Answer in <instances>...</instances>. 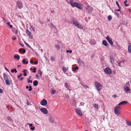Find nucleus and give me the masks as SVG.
I'll list each match as a JSON object with an SVG mask.
<instances>
[{
  "label": "nucleus",
  "mask_w": 131,
  "mask_h": 131,
  "mask_svg": "<svg viewBox=\"0 0 131 131\" xmlns=\"http://www.w3.org/2000/svg\"><path fill=\"white\" fill-rule=\"evenodd\" d=\"M120 65H121V63L120 62H119V63H118V65L119 66H121Z\"/></svg>",
  "instance_id": "774afa93"
},
{
  "label": "nucleus",
  "mask_w": 131,
  "mask_h": 131,
  "mask_svg": "<svg viewBox=\"0 0 131 131\" xmlns=\"http://www.w3.org/2000/svg\"><path fill=\"white\" fill-rule=\"evenodd\" d=\"M55 47L58 49V50H59L60 49V47L59 46L57 45H55Z\"/></svg>",
  "instance_id": "2f4dec72"
},
{
  "label": "nucleus",
  "mask_w": 131,
  "mask_h": 131,
  "mask_svg": "<svg viewBox=\"0 0 131 131\" xmlns=\"http://www.w3.org/2000/svg\"><path fill=\"white\" fill-rule=\"evenodd\" d=\"M50 26L51 28V29H53V28H56V27L54 26L52 23H50Z\"/></svg>",
  "instance_id": "393cba45"
},
{
  "label": "nucleus",
  "mask_w": 131,
  "mask_h": 131,
  "mask_svg": "<svg viewBox=\"0 0 131 131\" xmlns=\"http://www.w3.org/2000/svg\"><path fill=\"white\" fill-rule=\"evenodd\" d=\"M25 42V44L26 45V46H27L29 48H31V47L29 45V44H28L27 43H26V42Z\"/></svg>",
  "instance_id": "72a5a7b5"
},
{
  "label": "nucleus",
  "mask_w": 131,
  "mask_h": 131,
  "mask_svg": "<svg viewBox=\"0 0 131 131\" xmlns=\"http://www.w3.org/2000/svg\"><path fill=\"white\" fill-rule=\"evenodd\" d=\"M16 39V37H13L12 38V39L14 40H15Z\"/></svg>",
  "instance_id": "5fc2aeb1"
},
{
  "label": "nucleus",
  "mask_w": 131,
  "mask_h": 131,
  "mask_svg": "<svg viewBox=\"0 0 131 131\" xmlns=\"http://www.w3.org/2000/svg\"><path fill=\"white\" fill-rule=\"evenodd\" d=\"M110 62L112 64H113L114 63L113 59L111 58H110Z\"/></svg>",
  "instance_id": "c85d7f7f"
},
{
  "label": "nucleus",
  "mask_w": 131,
  "mask_h": 131,
  "mask_svg": "<svg viewBox=\"0 0 131 131\" xmlns=\"http://www.w3.org/2000/svg\"><path fill=\"white\" fill-rule=\"evenodd\" d=\"M78 69V66H76L75 67H73L72 68V70L73 71H75L76 70Z\"/></svg>",
  "instance_id": "4be33fe9"
},
{
  "label": "nucleus",
  "mask_w": 131,
  "mask_h": 131,
  "mask_svg": "<svg viewBox=\"0 0 131 131\" xmlns=\"http://www.w3.org/2000/svg\"><path fill=\"white\" fill-rule=\"evenodd\" d=\"M119 8V9H117V10H116L117 11H120V8L119 7V8Z\"/></svg>",
  "instance_id": "e2e57ef3"
},
{
  "label": "nucleus",
  "mask_w": 131,
  "mask_h": 131,
  "mask_svg": "<svg viewBox=\"0 0 131 131\" xmlns=\"http://www.w3.org/2000/svg\"><path fill=\"white\" fill-rule=\"evenodd\" d=\"M24 79V78L23 77H22L20 79V81H21L22 80H23Z\"/></svg>",
  "instance_id": "49530a36"
},
{
  "label": "nucleus",
  "mask_w": 131,
  "mask_h": 131,
  "mask_svg": "<svg viewBox=\"0 0 131 131\" xmlns=\"http://www.w3.org/2000/svg\"><path fill=\"white\" fill-rule=\"evenodd\" d=\"M30 129L31 130H33L35 129V127L34 126H32L30 128Z\"/></svg>",
  "instance_id": "f704fd0d"
},
{
  "label": "nucleus",
  "mask_w": 131,
  "mask_h": 131,
  "mask_svg": "<svg viewBox=\"0 0 131 131\" xmlns=\"http://www.w3.org/2000/svg\"><path fill=\"white\" fill-rule=\"evenodd\" d=\"M22 63L24 64H27L28 63V61H26V60L25 59H23L22 61Z\"/></svg>",
  "instance_id": "4468645a"
},
{
  "label": "nucleus",
  "mask_w": 131,
  "mask_h": 131,
  "mask_svg": "<svg viewBox=\"0 0 131 131\" xmlns=\"http://www.w3.org/2000/svg\"><path fill=\"white\" fill-rule=\"evenodd\" d=\"M26 71H27L26 70L24 69L23 70V72H24V73H26Z\"/></svg>",
  "instance_id": "6e6d98bb"
},
{
  "label": "nucleus",
  "mask_w": 131,
  "mask_h": 131,
  "mask_svg": "<svg viewBox=\"0 0 131 131\" xmlns=\"http://www.w3.org/2000/svg\"><path fill=\"white\" fill-rule=\"evenodd\" d=\"M36 68H33V72L34 73H35L36 72Z\"/></svg>",
  "instance_id": "c03bdc74"
},
{
  "label": "nucleus",
  "mask_w": 131,
  "mask_h": 131,
  "mask_svg": "<svg viewBox=\"0 0 131 131\" xmlns=\"http://www.w3.org/2000/svg\"><path fill=\"white\" fill-rule=\"evenodd\" d=\"M69 3L73 7H76L79 9L82 10V5L80 4L75 2L73 0H70Z\"/></svg>",
  "instance_id": "f257e3e1"
},
{
  "label": "nucleus",
  "mask_w": 131,
  "mask_h": 131,
  "mask_svg": "<svg viewBox=\"0 0 131 131\" xmlns=\"http://www.w3.org/2000/svg\"><path fill=\"white\" fill-rule=\"evenodd\" d=\"M16 30V28H14L13 29V30H12V31L14 32V31H15Z\"/></svg>",
  "instance_id": "8fccbe9b"
},
{
  "label": "nucleus",
  "mask_w": 131,
  "mask_h": 131,
  "mask_svg": "<svg viewBox=\"0 0 131 131\" xmlns=\"http://www.w3.org/2000/svg\"><path fill=\"white\" fill-rule=\"evenodd\" d=\"M29 89H28L29 91H31L32 90V87L31 86H30L29 87Z\"/></svg>",
  "instance_id": "58836bf2"
},
{
  "label": "nucleus",
  "mask_w": 131,
  "mask_h": 131,
  "mask_svg": "<svg viewBox=\"0 0 131 131\" xmlns=\"http://www.w3.org/2000/svg\"><path fill=\"white\" fill-rule=\"evenodd\" d=\"M125 90L127 92H129L130 90V88L128 86L125 87Z\"/></svg>",
  "instance_id": "dca6fc26"
},
{
  "label": "nucleus",
  "mask_w": 131,
  "mask_h": 131,
  "mask_svg": "<svg viewBox=\"0 0 131 131\" xmlns=\"http://www.w3.org/2000/svg\"><path fill=\"white\" fill-rule=\"evenodd\" d=\"M36 78H38L39 77V76L38 75H36Z\"/></svg>",
  "instance_id": "69168bd1"
},
{
  "label": "nucleus",
  "mask_w": 131,
  "mask_h": 131,
  "mask_svg": "<svg viewBox=\"0 0 131 131\" xmlns=\"http://www.w3.org/2000/svg\"><path fill=\"white\" fill-rule=\"evenodd\" d=\"M72 22L74 25L79 28L80 29H82L83 28L82 26L80 24L76 19L75 18L73 19Z\"/></svg>",
  "instance_id": "f03ea898"
},
{
  "label": "nucleus",
  "mask_w": 131,
  "mask_h": 131,
  "mask_svg": "<svg viewBox=\"0 0 131 131\" xmlns=\"http://www.w3.org/2000/svg\"><path fill=\"white\" fill-rule=\"evenodd\" d=\"M40 110L45 114H47L48 112L47 110L45 108H41L40 109Z\"/></svg>",
  "instance_id": "0eeeda50"
},
{
  "label": "nucleus",
  "mask_w": 131,
  "mask_h": 131,
  "mask_svg": "<svg viewBox=\"0 0 131 131\" xmlns=\"http://www.w3.org/2000/svg\"><path fill=\"white\" fill-rule=\"evenodd\" d=\"M128 102L127 101H123L122 102H120L118 104V105L120 106V105H125L127 104L128 103Z\"/></svg>",
  "instance_id": "9d476101"
},
{
  "label": "nucleus",
  "mask_w": 131,
  "mask_h": 131,
  "mask_svg": "<svg viewBox=\"0 0 131 131\" xmlns=\"http://www.w3.org/2000/svg\"><path fill=\"white\" fill-rule=\"evenodd\" d=\"M15 34H16V35H17V33H18V30H16L15 31Z\"/></svg>",
  "instance_id": "bf43d9fd"
},
{
  "label": "nucleus",
  "mask_w": 131,
  "mask_h": 131,
  "mask_svg": "<svg viewBox=\"0 0 131 131\" xmlns=\"http://www.w3.org/2000/svg\"><path fill=\"white\" fill-rule=\"evenodd\" d=\"M22 52L23 53H25V52H26V51H25V49H23L22 50Z\"/></svg>",
  "instance_id": "de8ad7c7"
},
{
  "label": "nucleus",
  "mask_w": 131,
  "mask_h": 131,
  "mask_svg": "<svg viewBox=\"0 0 131 131\" xmlns=\"http://www.w3.org/2000/svg\"><path fill=\"white\" fill-rule=\"evenodd\" d=\"M113 96L114 97V98H116V97L117 96L116 95H113Z\"/></svg>",
  "instance_id": "680f3d73"
},
{
  "label": "nucleus",
  "mask_w": 131,
  "mask_h": 131,
  "mask_svg": "<svg viewBox=\"0 0 131 131\" xmlns=\"http://www.w3.org/2000/svg\"><path fill=\"white\" fill-rule=\"evenodd\" d=\"M7 119L9 120H10V121H12V119L11 118V117L10 116H8L7 117Z\"/></svg>",
  "instance_id": "ea45409f"
},
{
  "label": "nucleus",
  "mask_w": 131,
  "mask_h": 131,
  "mask_svg": "<svg viewBox=\"0 0 131 131\" xmlns=\"http://www.w3.org/2000/svg\"><path fill=\"white\" fill-rule=\"evenodd\" d=\"M56 92V91L54 90H53L52 91V93L53 94L55 93Z\"/></svg>",
  "instance_id": "37998d69"
},
{
  "label": "nucleus",
  "mask_w": 131,
  "mask_h": 131,
  "mask_svg": "<svg viewBox=\"0 0 131 131\" xmlns=\"http://www.w3.org/2000/svg\"><path fill=\"white\" fill-rule=\"evenodd\" d=\"M65 86L66 87V88H67V89L69 90H71L70 89L71 87L69 85H68V84L66 83H65Z\"/></svg>",
  "instance_id": "f8f14e48"
},
{
  "label": "nucleus",
  "mask_w": 131,
  "mask_h": 131,
  "mask_svg": "<svg viewBox=\"0 0 131 131\" xmlns=\"http://www.w3.org/2000/svg\"><path fill=\"white\" fill-rule=\"evenodd\" d=\"M116 4L117 5V6H118V8H119V7H120V6H119V4H118V2H116Z\"/></svg>",
  "instance_id": "a18cd8bd"
},
{
  "label": "nucleus",
  "mask_w": 131,
  "mask_h": 131,
  "mask_svg": "<svg viewBox=\"0 0 131 131\" xmlns=\"http://www.w3.org/2000/svg\"><path fill=\"white\" fill-rule=\"evenodd\" d=\"M51 60H54V59L53 58V57L51 58Z\"/></svg>",
  "instance_id": "338daca9"
},
{
  "label": "nucleus",
  "mask_w": 131,
  "mask_h": 131,
  "mask_svg": "<svg viewBox=\"0 0 131 131\" xmlns=\"http://www.w3.org/2000/svg\"><path fill=\"white\" fill-rule=\"evenodd\" d=\"M94 107L95 108H98V105L97 104H94Z\"/></svg>",
  "instance_id": "473e14b6"
},
{
  "label": "nucleus",
  "mask_w": 131,
  "mask_h": 131,
  "mask_svg": "<svg viewBox=\"0 0 131 131\" xmlns=\"http://www.w3.org/2000/svg\"><path fill=\"white\" fill-rule=\"evenodd\" d=\"M23 75L24 76H26L27 75V74L26 73H25L23 74Z\"/></svg>",
  "instance_id": "13d9d810"
},
{
  "label": "nucleus",
  "mask_w": 131,
  "mask_h": 131,
  "mask_svg": "<svg viewBox=\"0 0 131 131\" xmlns=\"http://www.w3.org/2000/svg\"><path fill=\"white\" fill-rule=\"evenodd\" d=\"M7 24L8 25H9L10 26V28H11L12 27H13L10 24V23H9V22H7Z\"/></svg>",
  "instance_id": "c756f323"
},
{
  "label": "nucleus",
  "mask_w": 131,
  "mask_h": 131,
  "mask_svg": "<svg viewBox=\"0 0 131 131\" xmlns=\"http://www.w3.org/2000/svg\"><path fill=\"white\" fill-rule=\"evenodd\" d=\"M105 72L107 74H110L111 73V71L110 69L108 68H105L104 70Z\"/></svg>",
  "instance_id": "6e6552de"
},
{
  "label": "nucleus",
  "mask_w": 131,
  "mask_h": 131,
  "mask_svg": "<svg viewBox=\"0 0 131 131\" xmlns=\"http://www.w3.org/2000/svg\"><path fill=\"white\" fill-rule=\"evenodd\" d=\"M62 70L63 72H66L67 71L68 69L67 68H66L64 67H62Z\"/></svg>",
  "instance_id": "412c9836"
},
{
  "label": "nucleus",
  "mask_w": 131,
  "mask_h": 131,
  "mask_svg": "<svg viewBox=\"0 0 131 131\" xmlns=\"http://www.w3.org/2000/svg\"><path fill=\"white\" fill-rule=\"evenodd\" d=\"M47 101L45 99L42 100L40 102L41 104L43 106L46 105H47Z\"/></svg>",
  "instance_id": "423d86ee"
},
{
  "label": "nucleus",
  "mask_w": 131,
  "mask_h": 131,
  "mask_svg": "<svg viewBox=\"0 0 131 131\" xmlns=\"http://www.w3.org/2000/svg\"><path fill=\"white\" fill-rule=\"evenodd\" d=\"M30 62L31 64H32L33 63V61L32 60H30Z\"/></svg>",
  "instance_id": "4d7b16f0"
},
{
  "label": "nucleus",
  "mask_w": 131,
  "mask_h": 131,
  "mask_svg": "<svg viewBox=\"0 0 131 131\" xmlns=\"http://www.w3.org/2000/svg\"><path fill=\"white\" fill-rule=\"evenodd\" d=\"M127 2V0H126L124 2V4H126V3Z\"/></svg>",
  "instance_id": "052dcab7"
},
{
  "label": "nucleus",
  "mask_w": 131,
  "mask_h": 131,
  "mask_svg": "<svg viewBox=\"0 0 131 131\" xmlns=\"http://www.w3.org/2000/svg\"><path fill=\"white\" fill-rule=\"evenodd\" d=\"M107 18L108 20H111L112 17L110 15L108 16Z\"/></svg>",
  "instance_id": "7c9ffc66"
},
{
  "label": "nucleus",
  "mask_w": 131,
  "mask_h": 131,
  "mask_svg": "<svg viewBox=\"0 0 131 131\" xmlns=\"http://www.w3.org/2000/svg\"><path fill=\"white\" fill-rule=\"evenodd\" d=\"M49 122L51 123H53L54 122V120L51 117H50L49 118Z\"/></svg>",
  "instance_id": "5701e85b"
},
{
  "label": "nucleus",
  "mask_w": 131,
  "mask_h": 131,
  "mask_svg": "<svg viewBox=\"0 0 131 131\" xmlns=\"http://www.w3.org/2000/svg\"><path fill=\"white\" fill-rule=\"evenodd\" d=\"M3 92V90L2 89H0V93H2Z\"/></svg>",
  "instance_id": "09e8293b"
},
{
  "label": "nucleus",
  "mask_w": 131,
  "mask_h": 131,
  "mask_svg": "<svg viewBox=\"0 0 131 131\" xmlns=\"http://www.w3.org/2000/svg\"><path fill=\"white\" fill-rule=\"evenodd\" d=\"M95 85L97 90L100 91L102 89V85L98 82H95Z\"/></svg>",
  "instance_id": "20e7f679"
},
{
  "label": "nucleus",
  "mask_w": 131,
  "mask_h": 131,
  "mask_svg": "<svg viewBox=\"0 0 131 131\" xmlns=\"http://www.w3.org/2000/svg\"><path fill=\"white\" fill-rule=\"evenodd\" d=\"M9 77V75H7L5 73H4L3 77L5 80L8 79Z\"/></svg>",
  "instance_id": "ddd939ff"
},
{
  "label": "nucleus",
  "mask_w": 131,
  "mask_h": 131,
  "mask_svg": "<svg viewBox=\"0 0 131 131\" xmlns=\"http://www.w3.org/2000/svg\"><path fill=\"white\" fill-rule=\"evenodd\" d=\"M34 85V86H36L38 84V81H35L33 82Z\"/></svg>",
  "instance_id": "6ab92c4d"
},
{
  "label": "nucleus",
  "mask_w": 131,
  "mask_h": 131,
  "mask_svg": "<svg viewBox=\"0 0 131 131\" xmlns=\"http://www.w3.org/2000/svg\"><path fill=\"white\" fill-rule=\"evenodd\" d=\"M128 51L129 53H131V45L128 47Z\"/></svg>",
  "instance_id": "a878e982"
},
{
  "label": "nucleus",
  "mask_w": 131,
  "mask_h": 131,
  "mask_svg": "<svg viewBox=\"0 0 131 131\" xmlns=\"http://www.w3.org/2000/svg\"><path fill=\"white\" fill-rule=\"evenodd\" d=\"M16 4L17 7L19 9H21L23 7V3L20 1H17L16 3Z\"/></svg>",
  "instance_id": "39448f33"
},
{
  "label": "nucleus",
  "mask_w": 131,
  "mask_h": 131,
  "mask_svg": "<svg viewBox=\"0 0 131 131\" xmlns=\"http://www.w3.org/2000/svg\"><path fill=\"white\" fill-rule=\"evenodd\" d=\"M66 52L67 53H68L69 52L70 53H71L72 52V51L71 50H67L66 51Z\"/></svg>",
  "instance_id": "a19ab883"
},
{
  "label": "nucleus",
  "mask_w": 131,
  "mask_h": 131,
  "mask_svg": "<svg viewBox=\"0 0 131 131\" xmlns=\"http://www.w3.org/2000/svg\"><path fill=\"white\" fill-rule=\"evenodd\" d=\"M76 111L77 113L79 115L81 116L83 114L82 112L80 110L78 109H76Z\"/></svg>",
  "instance_id": "9b49d317"
},
{
  "label": "nucleus",
  "mask_w": 131,
  "mask_h": 131,
  "mask_svg": "<svg viewBox=\"0 0 131 131\" xmlns=\"http://www.w3.org/2000/svg\"><path fill=\"white\" fill-rule=\"evenodd\" d=\"M102 43L105 46H106L108 45V43L105 40H103L102 41Z\"/></svg>",
  "instance_id": "2eb2a0df"
},
{
  "label": "nucleus",
  "mask_w": 131,
  "mask_h": 131,
  "mask_svg": "<svg viewBox=\"0 0 131 131\" xmlns=\"http://www.w3.org/2000/svg\"><path fill=\"white\" fill-rule=\"evenodd\" d=\"M38 73L40 75L42 74V73L41 71L40 70H38Z\"/></svg>",
  "instance_id": "c9c22d12"
},
{
  "label": "nucleus",
  "mask_w": 131,
  "mask_h": 131,
  "mask_svg": "<svg viewBox=\"0 0 131 131\" xmlns=\"http://www.w3.org/2000/svg\"><path fill=\"white\" fill-rule=\"evenodd\" d=\"M14 58L16 59L17 60H18L19 59L20 57L18 55H15L14 56Z\"/></svg>",
  "instance_id": "aec40b11"
},
{
  "label": "nucleus",
  "mask_w": 131,
  "mask_h": 131,
  "mask_svg": "<svg viewBox=\"0 0 131 131\" xmlns=\"http://www.w3.org/2000/svg\"><path fill=\"white\" fill-rule=\"evenodd\" d=\"M23 49V48H20V49L19 50V51L20 52H21L22 51Z\"/></svg>",
  "instance_id": "864d4df0"
},
{
  "label": "nucleus",
  "mask_w": 131,
  "mask_h": 131,
  "mask_svg": "<svg viewBox=\"0 0 131 131\" xmlns=\"http://www.w3.org/2000/svg\"><path fill=\"white\" fill-rule=\"evenodd\" d=\"M38 62L37 61H36V62H34V64H36L38 63Z\"/></svg>",
  "instance_id": "603ef678"
},
{
  "label": "nucleus",
  "mask_w": 131,
  "mask_h": 131,
  "mask_svg": "<svg viewBox=\"0 0 131 131\" xmlns=\"http://www.w3.org/2000/svg\"><path fill=\"white\" fill-rule=\"evenodd\" d=\"M5 83L6 85H10L9 81L8 79L5 80Z\"/></svg>",
  "instance_id": "f3484780"
},
{
  "label": "nucleus",
  "mask_w": 131,
  "mask_h": 131,
  "mask_svg": "<svg viewBox=\"0 0 131 131\" xmlns=\"http://www.w3.org/2000/svg\"><path fill=\"white\" fill-rule=\"evenodd\" d=\"M27 81L28 83H32V81L31 80H30V79H27Z\"/></svg>",
  "instance_id": "e433bc0d"
},
{
  "label": "nucleus",
  "mask_w": 131,
  "mask_h": 131,
  "mask_svg": "<svg viewBox=\"0 0 131 131\" xmlns=\"http://www.w3.org/2000/svg\"><path fill=\"white\" fill-rule=\"evenodd\" d=\"M121 107L117 105L114 108V111L116 114H119L120 113V109Z\"/></svg>",
  "instance_id": "7ed1b4c3"
},
{
  "label": "nucleus",
  "mask_w": 131,
  "mask_h": 131,
  "mask_svg": "<svg viewBox=\"0 0 131 131\" xmlns=\"http://www.w3.org/2000/svg\"><path fill=\"white\" fill-rule=\"evenodd\" d=\"M28 125H29V126H30V127H32V124H29V123H28Z\"/></svg>",
  "instance_id": "3c124183"
},
{
  "label": "nucleus",
  "mask_w": 131,
  "mask_h": 131,
  "mask_svg": "<svg viewBox=\"0 0 131 131\" xmlns=\"http://www.w3.org/2000/svg\"><path fill=\"white\" fill-rule=\"evenodd\" d=\"M85 9L88 10V13H90V7L89 6H87L86 7H85Z\"/></svg>",
  "instance_id": "b1692460"
},
{
  "label": "nucleus",
  "mask_w": 131,
  "mask_h": 131,
  "mask_svg": "<svg viewBox=\"0 0 131 131\" xmlns=\"http://www.w3.org/2000/svg\"><path fill=\"white\" fill-rule=\"evenodd\" d=\"M26 33L28 35H30L31 32L28 29L26 30Z\"/></svg>",
  "instance_id": "a211bd4d"
},
{
  "label": "nucleus",
  "mask_w": 131,
  "mask_h": 131,
  "mask_svg": "<svg viewBox=\"0 0 131 131\" xmlns=\"http://www.w3.org/2000/svg\"><path fill=\"white\" fill-rule=\"evenodd\" d=\"M11 71L12 72H14L15 73H16L17 72V71L16 69H13Z\"/></svg>",
  "instance_id": "bb28decb"
},
{
  "label": "nucleus",
  "mask_w": 131,
  "mask_h": 131,
  "mask_svg": "<svg viewBox=\"0 0 131 131\" xmlns=\"http://www.w3.org/2000/svg\"><path fill=\"white\" fill-rule=\"evenodd\" d=\"M22 75V73H20L19 75H18L17 76L18 78H19L21 77Z\"/></svg>",
  "instance_id": "79ce46f5"
},
{
  "label": "nucleus",
  "mask_w": 131,
  "mask_h": 131,
  "mask_svg": "<svg viewBox=\"0 0 131 131\" xmlns=\"http://www.w3.org/2000/svg\"><path fill=\"white\" fill-rule=\"evenodd\" d=\"M82 85L83 86L84 88L87 89L88 88H89V87L86 85H83V84H82Z\"/></svg>",
  "instance_id": "4c0bfd02"
},
{
  "label": "nucleus",
  "mask_w": 131,
  "mask_h": 131,
  "mask_svg": "<svg viewBox=\"0 0 131 131\" xmlns=\"http://www.w3.org/2000/svg\"><path fill=\"white\" fill-rule=\"evenodd\" d=\"M32 30H33L34 31V32H35V28H34V27H32Z\"/></svg>",
  "instance_id": "0e129e2a"
},
{
  "label": "nucleus",
  "mask_w": 131,
  "mask_h": 131,
  "mask_svg": "<svg viewBox=\"0 0 131 131\" xmlns=\"http://www.w3.org/2000/svg\"><path fill=\"white\" fill-rule=\"evenodd\" d=\"M106 39L111 45H113V42L112 40V39L110 38L108 36L106 37Z\"/></svg>",
  "instance_id": "1a4fd4ad"
},
{
  "label": "nucleus",
  "mask_w": 131,
  "mask_h": 131,
  "mask_svg": "<svg viewBox=\"0 0 131 131\" xmlns=\"http://www.w3.org/2000/svg\"><path fill=\"white\" fill-rule=\"evenodd\" d=\"M126 124L129 126H131V122L129 121H126Z\"/></svg>",
  "instance_id": "cd10ccee"
}]
</instances>
